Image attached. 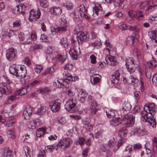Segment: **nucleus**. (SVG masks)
Segmentation results:
<instances>
[{
  "instance_id": "f257e3e1",
  "label": "nucleus",
  "mask_w": 157,
  "mask_h": 157,
  "mask_svg": "<svg viewBox=\"0 0 157 157\" xmlns=\"http://www.w3.org/2000/svg\"><path fill=\"white\" fill-rule=\"evenodd\" d=\"M10 73L16 76L18 78H22L26 74L27 71L25 67L23 66H21L20 69L17 68L16 65L13 64L9 68Z\"/></svg>"
},
{
  "instance_id": "f03ea898",
  "label": "nucleus",
  "mask_w": 157,
  "mask_h": 157,
  "mask_svg": "<svg viewBox=\"0 0 157 157\" xmlns=\"http://www.w3.org/2000/svg\"><path fill=\"white\" fill-rule=\"evenodd\" d=\"M141 114L142 116V120L144 122H148L153 128L156 127L155 120V119L153 118V117L152 114L144 110L141 112Z\"/></svg>"
},
{
  "instance_id": "7ed1b4c3",
  "label": "nucleus",
  "mask_w": 157,
  "mask_h": 157,
  "mask_svg": "<svg viewBox=\"0 0 157 157\" xmlns=\"http://www.w3.org/2000/svg\"><path fill=\"white\" fill-rule=\"evenodd\" d=\"M134 116L129 114L124 115L122 117V124L125 127H132L135 123Z\"/></svg>"
},
{
  "instance_id": "20e7f679",
  "label": "nucleus",
  "mask_w": 157,
  "mask_h": 157,
  "mask_svg": "<svg viewBox=\"0 0 157 157\" xmlns=\"http://www.w3.org/2000/svg\"><path fill=\"white\" fill-rule=\"evenodd\" d=\"M125 65L128 71L130 73L134 72L138 67L137 64L134 62L132 57H129L126 59Z\"/></svg>"
},
{
  "instance_id": "39448f33",
  "label": "nucleus",
  "mask_w": 157,
  "mask_h": 157,
  "mask_svg": "<svg viewBox=\"0 0 157 157\" xmlns=\"http://www.w3.org/2000/svg\"><path fill=\"white\" fill-rule=\"evenodd\" d=\"M12 91L10 85L6 83H0V97H2L3 94H9Z\"/></svg>"
},
{
  "instance_id": "423d86ee",
  "label": "nucleus",
  "mask_w": 157,
  "mask_h": 157,
  "mask_svg": "<svg viewBox=\"0 0 157 157\" xmlns=\"http://www.w3.org/2000/svg\"><path fill=\"white\" fill-rule=\"evenodd\" d=\"M149 4V2L147 1L141 3L140 5L141 9H144L146 8L145 11L146 14L147 13L146 11L151 12L157 10V5H149L148 6Z\"/></svg>"
},
{
  "instance_id": "0eeeda50",
  "label": "nucleus",
  "mask_w": 157,
  "mask_h": 157,
  "mask_svg": "<svg viewBox=\"0 0 157 157\" xmlns=\"http://www.w3.org/2000/svg\"><path fill=\"white\" fill-rule=\"evenodd\" d=\"M72 141L70 138H66L63 139L62 140L60 141L57 144V147H60L62 148V146L64 147L63 149L64 150H66L68 148L70 145L72 144Z\"/></svg>"
},
{
  "instance_id": "6e6552de",
  "label": "nucleus",
  "mask_w": 157,
  "mask_h": 157,
  "mask_svg": "<svg viewBox=\"0 0 157 157\" xmlns=\"http://www.w3.org/2000/svg\"><path fill=\"white\" fill-rule=\"evenodd\" d=\"M61 101L57 99L49 103V106L52 111L56 112L59 111L61 107Z\"/></svg>"
},
{
  "instance_id": "1a4fd4ad",
  "label": "nucleus",
  "mask_w": 157,
  "mask_h": 157,
  "mask_svg": "<svg viewBox=\"0 0 157 157\" xmlns=\"http://www.w3.org/2000/svg\"><path fill=\"white\" fill-rule=\"evenodd\" d=\"M59 26L56 28L55 29L56 32H65L67 30V22L66 19L61 18L59 21Z\"/></svg>"
},
{
  "instance_id": "9d476101",
  "label": "nucleus",
  "mask_w": 157,
  "mask_h": 157,
  "mask_svg": "<svg viewBox=\"0 0 157 157\" xmlns=\"http://www.w3.org/2000/svg\"><path fill=\"white\" fill-rule=\"evenodd\" d=\"M40 11L38 8L31 10L30 12L29 21H36L40 17Z\"/></svg>"
},
{
  "instance_id": "9b49d317",
  "label": "nucleus",
  "mask_w": 157,
  "mask_h": 157,
  "mask_svg": "<svg viewBox=\"0 0 157 157\" xmlns=\"http://www.w3.org/2000/svg\"><path fill=\"white\" fill-rule=\"evenodd\" d=\"M121 74L119 70L115 71L110 77L112 82L114 84H117L120 80H122L121 76Z\"/></svg>"
},
{
  "instance_id": "f8f14e48",
  "label": "nucleus",
  "mask_w": 157,
  "mask_h": 157,
  "mask_svg": "<svg viewBox=\"0 0 157 157\" xmlns=\"http://www.w3.org/2000/svg\"><path fill=\"white\" fill-rule=\"evenodd\" d=\"M46 54L52 57V59L56 60L59 59L62 57L61 55L58 54L57 52L54 51L50 47H48L46 51Z\"/></svg>"
},
{
  "instance_id": "ddd939ff",
  "label": "nucleus",
  "mask_w": 157,
  "mask_h": 157,
  "mask_svg": "<svg viewBox=\"0 0 157 157\" xmlns=\"http://www.w3.org/2000/svg\"><path fill=\"white\" fill-rule=\"evenodd\" d=\"M63 74L64 77H66V78H64V81L67 83H69L68 82H75L76 80L78 81V79L77 77L72 76L67 71H64Z\"/></svg>"
},
{
  "instance_id": "4468645a",
  "label": "nucleus",
  "mask_w": 157,
  "mask_h": 157,
  "mask_svg": "<svg viewBox=\"0 0 157 157\" xmlns=\"http://www.w3.org/2000/svg\"><path fill=\"white\" fill-rule=\"evenodd\" d=\"M32 113H35L34 108L29 105H27L23 112V116L25 119H29Z\"/></svg>"
},
{
  "instance_id": "2eb2a0df",
  "label": "nucleus",
  "mask_w": 157,
  "mask_h": 157,
  "mask_svg": "<svg viewBox=\"0 0 157 157\" xmlns=\"http://www.w3.org/2000/svg\"><path fill=\"white\" fill-rule=\"evenodd\" d=\"M87 8L85 7L83 5H79L77 8V10L79 11L80 15L81 17L85 19L88 18Z\"/></svg>"
},
{
  "instance_id": "dca6fc26",
  "label": "nucleus",
  "mask_w": 157,
  "mask_h": 157,
  "mask_svg": "<svg viewBox=\"0 0 157 157\" xmlns=\"http://www.w3.org/2000/svg\"><path fill=\"white\" fill-rule=\"evenodd\" d=\"M17 50L13 48H10L6 51V56L9 61L12 60L17 54Z\"/></svg>"
},
{
  "instance_id": "f3484780",
  "label": "nucleus",
  "mask_w": 157,
  "mask_h": 157,
  "mask_svg": "<svg viewBox=\"0 0 157 157\" xmlns=\"http://www.w3.org/2000/svg\"><path fill=\"white\" fill-rule=\"evenodd\" d=\"M77 102L76 98L68 100L65 105V108L67 110H70L75 108Z\"/></svg>"
},
{
  "instance_id": "a211bd4d",
  "label": "nucleus",
  "mask_w": 157,
  "mask_h": 157,
  "mask_svg": "<svg viewBox=\"0 0 157 157\" xmlns=\"http://www.w3.org/2000/svg\"><path fill=\"white\" fill-rule=\"evenodd\" d=\"M144 109L145 110H146L149 113L152 115H154V112L155 110V106L154 103H150L148 104H146L144 106Z\"/></svg>"
},
{
  "instance_id": "6ab92c4d",
  "label": "nucleus",
  "mask_w": 157,
  "mask_h": 157,
  "mask_svg": "<svg viewBox=\"0 0 157 157\" xmlns=\"http://www.w3.org/2000/svg\"><path fill=\"white\" fill-rule=\"evenodd\" d=\"M69 53L73 59H76L80 55V50L79 48L74 47L70 49Z\"/></svg>"
},
{
  "instance_id": "aec40b11",
  "label": "nucleus",
  "mask_w": 157,
  "mask_h": 157,
  "mask_svg": "<svg viewBox=\"0 0 157 157\" xmlns=\"http://www.w3.org/2000/svg\"><path fill=\"white\" fill-rule=\"evenodd\" d=\"M106 60L108 64L112 66H116L118 64L116 57L112 56H108L107 59H106Z\"/></svg>"
},
{
  "instance_id": "412c9836",
  "label": "nucleus",
  "mask_w": 157,
  "mask_h": 157,
  "mask_svg": "<svg viewBox=\"0 0 157 157\" xmlns=\"http://www.w3.org/2000/svg\"><path fill=\"white\" fill-rule=\"evenodd\" d=\"M26 9V6L23 4L17 5L15 8V10L17 11V14H20L21 13L22 15L25 14V12Z\"/></svg>"
},
{
  "instance_id": "4be33fe9",
  "label": "nucleus",
  "mask_w": 157,
  "mask_h": 157,
  "mask_svg": "<svg viewBox=\"0 0 157 157\" xmlns=\"http://www.w3.org/2000/svg\"><path fill=\"white\" fill-rule=\"evenodd\" d=\"M110 124L114 126H116L122 123V117H118L113 119L110 121Z\"/></svg>"
},
{
  "instance_id": "5701e85b",
  "label": "nucleus",
  "mask_w": 157,
  "mask_h": 157,
  "mask_svg": "<svg viewBox=\"0 0 157 157\" xmlns=\"http://www.w3.org/2000/svg\"><path fill=\"white\" fill-rule=\"evenodd\" d=\"M76 35L78 38L81 43L83 41H86L88 39L86 34L83 32H81L80 33H78Z\"/></svg>"
},
{
  "instance_id": "b1692460",
  "label": "nucleus",
  "mask_w": 157,
  "mask_h": 157,
  "mask_svg": "<svg viewBox=\"0 0 157 157\" xmlns=\"http://www.w3.org/2000/svg\"><path fill=\"white\" fill-rule=\"evenodd\" d=\"M97 75L94 74L91 77L90 82L92 84H95L98 83L101 80V77L98 75L99 77H95Z\"/></svg>"
},
{
  "instance_id": "393cba45",
  "label": "nucleus",
  "mask_w": 157,
  "mask_h": 157,
  "mask_svg": "<svg viewBox=\"0 0 157 157\" xmlns=\"http://www.w3.org/2000/svg\"><path fill=\"white\" fill-rule=\"evenodd\" d=\"M52 14L58 15L62 13V9L59 7H54L51 8L49 10Z\"/></svg>"
},
{
  "instance_id": "a878e982",
  "label": "nucleus",
  "mask_w": 157,
  "mask_h": 157,
  "mask_svg": "<svg viewBox=\"0 0 157 157\" xmlns=\"http://www.w3.org/2000/svg\"><path fill=\"white\" fill-rule=\"evenodd\" d=\"M48 109V107L46 106H41L40 108L38 109L36 112L37 113L40 115L44 114L47 113V111Z\"/></svg>"
},
{
  "instance_id": "bb28decb",
  "label": "nucleus",
  "mask_w": 157,
  "mask_h": 157,
  "mask_svg": "<svg viewBox=\"0 0 157 157\" xmlns=\"http://www.w3.org/2000/svg\"><path fill=\"white\" fill-rule=\"evenodd\" d=\"M148 35L153 42L154 40L155 43L157 42V32L155 31H151L148 32Z\"/></svg>"
},
{
  "instance_id": "cd10ccee",
  "label": "nucleus",
  "mask_w": 157,
  "mask_h": 157,
  "mask_svg": "<svg viewBox=\"0 0 157 157\" xmlns=\"http://www.w3.org/2000/svg\"><path fill=\"white\" fill-rule=\"evenodd\" d=\"M127 77L128 78L127 84L132 83V85H134L137 84L139 82V80L137 78L133 77L132 75Z\"/></svg>"
},
{
  "instance_id": "c85d7f7f",
  "label": "nucleus",
  "mask_w": 157,
  "mask_h": 157,
  "mask_svg": "<svg viewBox=\"0 0 157 157\" xmlns=\"http://www.w3.org/2000/svg\"><path fill=\"white\" fill-rule=\"evenodd\" d=\"M128 132L127 129L125 128H123L118 132V134L119 136L123 139L125 137Z\"/></svg>"
},
{
  "instance_id": "c756f323",
  "label": "nucleus",
  "mask_w": 157,
  "mask_h": 157,
  "mask_svg": "<svg viewBox=\"0 0 157 157\" xmlns=\"http://www.w3.org/2000/svg\"><path fill=\"white\" fill-rule=\"evenodd\" d=\"M3 153L5 157H13V154L12 151L7 147H5L4 149Z\"/></svg>"
},
{
  "instance_id": "7c9ffc66",
  "label": "nucleus",
  "mask_w": 157,
  "mask_h": 157,
  "mask_svg": "<svg viewBox=\"0 0 157 157\" xmlns=\"http://www.w3.org/2000/svg\"><path fill=\"white\" fill-rule=\"evenodd\" d=\"M156 62V60L155 59H153L152 61L151 60L150 61V63H148L146 65L145 69L146 75H147L149 71H150V68L151 67V66H153Z\"/></svg>"
},
{
  "instance_id": "2f4dec72",
  "label": "nucleus",
  "mask_w": 157,
  "mask_h": 157,
  "mask_svg": "<svg viewBox=\"0 0 157 157\" xmlns=\"http://www.w3.org/2000/svg\"><path fill=\"white\" fill-rule=\"evenodd\" d=\"M91 105L92 113L94 114H96L97 111L99 110L101 108L100 105L95 102H92Z\"/></svg>"
},
{
  "instance_id": "473e14b6",
  "label": "nucleus",
  "mask_w": 157,
  "mask_h": 157,
  "mask_svg": "<svg viewBox=\"0 0 157 157\" xmlns=\"http://www.w3.org/2000/svg\"><path fill=\"white\" fill-rule=\"evenodd\" d=\"M131 105L129 102L125 101L122 105V109L125 111H129L131 108Z\"/></svg>"
},
{
  "instance_id": "72a5a7b5",
  "label": "nucleus",
  "mask_w": 157,
  "mask_h": 157,
  "mask_svg": "<svg viewBox=\"0 0 157 157\" xmlns=\"http://www.w3.org/2000/svg\"><path fill=\"white\" fill-rule=\"evenodd\" d=\"M24 149L26 156L27 157H31L33 155V150L31 151L27 146H25L24 147Z\"/></svg>"
},
{
  "instance_id": "f704fd0d",
  "label": "nucleus",
  "mask_w": 157,
  "mask_h": 157,
  "mask_svg": "<svg viewBox=\"0 0 157 157\" xmlns=\"http://www.w3.org/2000/svg\"><path fill=\"white\" fill-rule=\"evenodd\" d=\"M46 132V129L43 128H40L36 131V135L37 136L40 137L44 135Z\"/></svg>"
},
{
  "instance_id": "c9c22d12",
  "label": "nucleus",
  "mask_w": 157,
  "mask_h": 157,
  "mask_svg": "<svg viewBox=\"0 0 157 157\" xmlns=\"http://www.w3.org/2000/svg\"><path fill=\"white\" fill-rule=\"evenodd\" d=\"M27 87H22L21 89H19L17 92H15V95H17L20 96L25 94L27 93Z\"/></svg>"
},
{
  "instance_id": "e433bc0d",
  "label": "nucleus",
  "mask_w": 157,
  "mask_h": 157,
  "mask_svg": "<svg viewBox=\"0 0 157 157\" xmlns=\"http://www.w3.org/2000/svg\"><path fill=\"white\" fill-rule=\"evenodd\" d=\"M71 41L72 44L74 45L77 44H79L81 43L77 35L73 36Z\"/></svg>"
},
{
  "instance_id": "4c0bfd02",
  "label": "nucleus",
  "mask_w": 157,
  "mask_h": 157,
  "mask_svg": "<svg viewBox=\"0 0 157 157\" xmlns=\"http://www.w3.org/2000/svg\"><path fill=\"white\" fill-rule=\"evenodd\" d=\"M3 35H5L6 37H9L10 38H13L15 36V34L13 30H10L9 31H4L3 32Z\"/></svg>"
},
{
  "instance_id": "58836bf2",
  "label": "nucleus",
  "mask_w": 157,
  "mask_h": 157,
  "mask_svg": "<svg viewBox=\"0 0 157 157\" xmlns=\"http://www.w3.org/2000/svg\"><path fill=\"white\" fill-rule=\"evenodd\" d=\"M108 3L111 4L113 3L114 5L116 6H119L121 3V2L120 0H105Z\"/></svg>"
},
{
  "instance_id": "ea45409f",
  "label": "nucleus",
  "mask_w": 157,
  "mask_h": 157,
  "mask_svg": "<svg viewBox=\"0 0 157 157\" xmlns=\"http://www.w3.org/2000/svg\"><path fill=\"white\" fill-rule=\"evenodd\" d=\"M135 39V37L134 36H128L126 40V44L127 45L132 46L133 44Z\"/></svg>"
},
{
  "instance_id": "a19ab883",
  "label": "nucleus",
  "mask_w": 157,
  "mask_h": 157,
  "mask_svg": "<svg viewBox=\"0 0 157 157\" xmlns=\"http://www.w3.org/2000/svg\"><path fill=\"white\" fill-rule=\"evenodd\" d=\"M28 128L30 129H35L36 127V122L35 121H31L27 124Z\"/></svg>"
},
{
  "instance_id": "79ce46f5",
  "label": "nucleus",
  "mask_w": 157,
  "mask_h": 157,
  "mask_svg": "<svg viewBox=\"0 0 157 157\" xmlns=\"http://www.w3.org/2000/svg\"><path fill=\"white\" fill-rule=\"evenodd\" d=\"M107 117L109 118L113 117L115 116V111L113 109H108L106 111Z\"/></svg>"
},
{
  "instance_id": "37998d69",
  "label": "nucleus",
  "mask_w": 157,
  "mask_h": 157,
  "mask_svg": "<svg viewBox=\"0 0 157 157\" xmlns=\"http://www.w3.org/2000/svg\"><path fill=\"white\" fill-rule=\"evenodd\" d=\"M111 147V145L109 144H105L101 145L100 147V150L103 152H105L109 150Z\"/></svg>"
},
{
  "instance_id": "c03bdc74",
  "label": "nucleus",
  "mask_w": 157,
  "mask_h": 157,
  "mask_svg": "<svg viewBox=\"0 0 157 157\" xmlns=\"http://www.w3.org/2000/svg\"><path fill=\"white\" fill-rule=\"evenodd\" d=\"M63 90L69 95L71 96L74 95L75 93L72 89H70L69 88L65 87L63 88Z\"/></svg>"
},
{
  "instance_id": "a18cd8bd",
  "label": "nucleus",
  "mask_w": 157,
  "mask_h": 157,
  "mask_svg": "<svg viewBox=\"0 0 157 157\" xmlns=\"http://www.w3.org/2000/svg\"><path fill=\"white\" fill-rule=\"evenodd\" d=\"M86 122V121H84L83 123L84 124L83 127H84L86 130H90L92 128V127L90 123L89 120Z\"/></svg>"
},
{
  "instance_id": "49530a36",
  "label": "nucleus",
  "mask_w": 157,
  "mask_h": 157,
  "mask_svg": "<svg viewBox=\"0 0 157 157\" xmlns=\"http://www.w3.org/2000/svg\"><path fill=\"white\" fill-rule=\"evenodd\" d=\"M152 146L153 151L155 153H157V138H154Z\"/></svg>"
},
{
  "instance_id": "de8ad7c7",
  "label": "nucleus",
  "mask_w": 157,
  "mask_h": 157,
  "mask_svg": "<svg viewBox=\"0 0 157 157\" xmlns=\"http://www.w3.org/2000/svg\"><path fill=\"white\" fill-rule=\"evenodd\" d=\"M125 142V140L122 138L120 139L118 141L117 144V147L116 148H115L113 150V151L115 152L117 150L118 148L121 146L122 144H123Z\"/></svg>"
},
{
  "instance_id": "09e8293b",
  "label": "nucleus",
  "mask_w": 157,
  "mask_h": 157,
  "mask_svg": "<svg viewBox=\"0 0 157 157\" xmlns=\"http://www.w3.org/2000/svg\"><path fill=\"white\" fill-rule=\"evenodd\" d=\"M39 2L40 6L42 7L46 8L48 6V2L46 0H40Z\"/></svg>"
},
{
  "instance_id": "8fccbe9b",
  "label": "nucleus",
  "mask_w": 157,
  "mask_h": 157,
  "mask_svg": "<svg viewBox=\"0 0 157 157\" xmlns=\"http://www.w3.org/2000/svg\"><path fill=\"white\" fill-rule=\"evenodd\" d=\"M140 92L137 91H136L134 93V97L136 104H138L139 102V101L140 97Z\"/></svg>"
},
{
  "instance_id": "3c124183",
  "label": "nucleus",
  "mask_w": 157,
  "mask_h": 157,
  "mask_svg": "<svg viewBox=\"0 0 157 157\" xmlns=\"http://www.w3.org/2000/svg\"><path fill=\"white\" fill-rule=\"evenodd\" d=\"M17 95H15V93L14 94L11 95L9 96L7 98V102H9V101H12L16 100L17 97L16 96Z\"/></svg>"
},
{
  "instance_id": "603ef678",
  "label": "nucleus",
  "mask_w": 157,
  "mask_h": 157,
  "mask_svg": "<svg viewBox=\"0 0 157 157\" xmlns=\"http://www.w3.org/2000/svg\"><path fill=\"white\" fill-rule=\"evenodd\" d=\"M53 85L55 87H57L59 88H64V85L59 81L53 82Z\"/></svg>"
},
{
  "instance_id": "864d4df0",
  "label": "nucleus",
  "mask_w": 157,
  "mask_h": 157,
  "mask_svg": "<svg viewBox=\"0 0 157 157\" xmlns=\"http://www.w3.org/2000/svg\"><path fill=\"white\" fill-rule=\"evenodd\" d=\"M60 43L64 48L67 46L68 43L66 38H63L60 40Z\"/></svg>"
},
{
  "instance_id": "5fc2aeb1",
  "label": "nucleus",
  "mask_w": 157,
  "mask_h": 157,
  "mask_svg": "<svg viewBox=\"0 0 157 157\" xmlns=\"http://www.w3.org/2000/svg\"><path fill=\"white\" fill-rule=\"evenodd\" d=\"M43 69V67L41 65H36L35 66L34 70L37 73H39Z\"/></svg>"
},
{
  "instance_id": "6e6d98bb",
  "label": "nucleus",
  "mask_w": 157,
  "mask_h": 157,
  "mask_svg": "<svg viewBox=\"0 0 157 157\" xmlns=\"http://www.w3.org/2000/svg\"><path fill=\"white\" fill-rule=\"evenodd\" d=\"M39 91L42 94H48L49 91V89L48 87H45L39 89Z\"/></svg>"
},
{
  "instance_id": "4d7b16f0",
  "label": "nucleus",
  "mask_w": 157,
  "mask_h": 157,
  "mask_svg": "<svg viewBox=\"0 0 157 157\" xmlns=\"http://www.w3.org/2000/svg\"><path fill=\"white\" fill-rule=\"evenodd\" d=\"M145 13V12L143 13L142 11L140 10L138 11L136 13L135 17L138 18L140 17H142L144 16V14Z\"/></svg>"
},
{
  "instance_id": "13d9d810",
  "label": "nucleus",
  "mask_w": 157,
  "mask_h": 157,
  "mask_svg": "<svg viewBox=\"0 0 157 157\" xmlns=\"http://www.w3.org/2000/svg\"><path fill=\"white\" fill-rule=\"evenodd\" d=\"M54 68L52 67H51L50 68H48L46 69L44 72V74L47 75L49 74L54 71Z\"/></svg>"
},
{
  "instance_id": "bf43d9fd",
  "label": "nucleus",
  "mask_w": 157,
  "mask_h": 157,
  "mask_svg": "<svg viewBox=\"0 0 157 157\" xmlns=\"http://www.w3.org/2000/svg\"><path fill=\"white\" fill-rule=\"evenodd\" d=\"M65 6L68 10H71L73 8L72 4L69 1H67L65 4Z\"/></svg>"
},
{
  "instance_id": "052dcab7",
  "label": "nucleus",
  "mask_w": 157,
  "mask_h": 157,
  "mask_svg": "<svg viewBox=\"0 0 157 157\" xmlns=\"http://www.w3.org/2000/svg\"><path fill=\"white\" fill-rule=\"evenodd\" d=\"M137 132L140 135H144L147 134V131L144 129L139 128L137 130Z\"/></svg>"
},
{
  "instance_id": "680f3d73",
  "label": "nucleus",
  "mask_w": 157,
  "mask_h": 157,
  "mask_svg": "<svg viewBox=\"0 0 157 157\" xmlns=\"http://www.w3.org/2000/svg\"><path fill=\"white\" fill-rule=\"evenodd\" d=\"M142 148V147L141 144L139 143L133 145V149L135 151L141 149Z\"/></svg>"
},
{
  "instance_id": "e2e57ef3",
  "label": "nucleus",
  "mask_w": 157,
  "mask_h": 157,
  "mask_svg": "<svg viewBox=\"0 0 157 157\" xmlns=\"http://www.w3.org/2000/svg\"><path fill=\"white\" fill-rule=\"evenodd\" d=\"M133 54L136 56L137 57H139L140 56H141V53L140 51L137 48L134 49L133 51Z\"/></svg>"
},
{
  "instance_id": "0e129e2a",
  "label": "nucleus",
  "mask_w": 157,
  "mask_h": 157,
  "mask_svg": "<svg viewBox=\"0 0 157 157\" xmlns=\"http://www.w3.org/2000/svg\"><path fill=\"white\" fill-rule=\"evenodd\" d=\"M54 149V147L53 145L48 146L45 147V150L50 152H52Z\"/></svg>"
},
{
  "instance_id": "69168bd1",
  "label": "nucleus",
  "mask_w": 157,
  "mask_h": 157,
  "mask_svg": "<svg viewBox=\"0 0 157 157\" xmlns=\"http://www.w3.org/2000/svg\"><path fill=\"white\" fill-rule=\"evenodd\" d=\"M129 29L130 31H133L137 33H138L140 31V29L136 27L130 26Z\"/></svg>"
},
{
  "instance_id": "338daca9",
  "label": "nucleus",
  "mask_w": 157,
  "mask_h": 157,
  "mask_svg": "<svg viewBox=\"0 0 157 157\" xmlns=\"http://www.w3.org/2000/svg\"><path fill=\"white\" fill-rule=\"evenodd\" d=\"M46 156L45 151L43 150L40 151L39 152L37 155V157H45Z\"/></svg>"
},
{
  "instance_id": "774afa93",
  "label": "nucleus",
  "mask_w": 157,
  "mask_h": 157,
  "mask_svg": "<svg viewBox=\"0 0 157 157\" xmlns=\"http://www.w3.org/2000/svg\"><path fill=\"white\" fill-rule=\"evenodd\" d=\"M152 82L153 84L157 86V74H155L152 78Z\"/></svg>"
}]
</instances>
